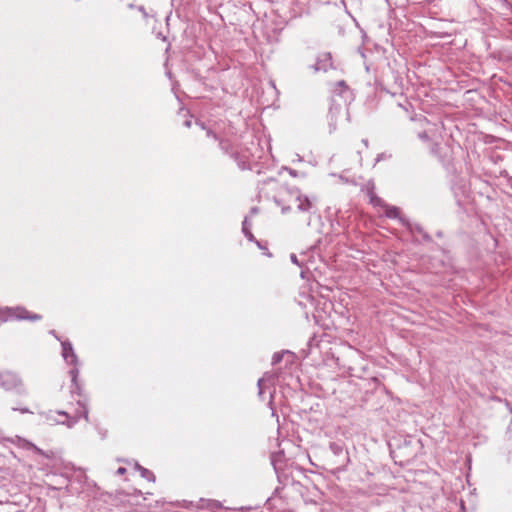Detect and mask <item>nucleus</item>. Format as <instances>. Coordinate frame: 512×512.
Here are the masks:
<instances>
[{"mask_svg":"<svg viewBox=\"0 0 512 512\" xmlns=\"http://www.w3.org/2000/svg\"><path fill=\"white\" fill-rule=\"evenodd\" d=\"M331 455L328 463L336 470H345L350 463L349 453L343 441H332L329 443Z\"/></svg>","mask_w":512,"mask_h":512,"instance_id":"1","label":"nucleus"},{"mask_svg":"<svg viewBox=\"0 0 512 512\" xmlns=\"http://www.w3.org/2000/svg\"><path fill=\"white\" fill-rule=\"evenodd\" d=\"M62 346V356L65 362L69 365H73V368L69 371V374L71 376L72 381V393H78L80 394V386L77 382L78 375H79V369H78V357L76 353L74 352L72 343L68 340H65L61 343Z\"/></svg>","mask_w":512,"mask_h":512,"instance_id":"2","label":"nucleus"},{"mask_svg":"<svg viewBox=\"0 0 512 512\" xmlns=\"http://www.w3.org/2000/svg\"><path fill=\"white\" fill-rule=\"evenodd\" d=\"M0 386L7 391H13L18 395L25 396L28 390L24 385L22 379L13 372L0 373Z\"/></svg>","mask_w":512,"mask_h":512,"instance_id":"3","label":"nucleus"},{"mask_svg":"<svg viewBox=\"0 0 512 512\" xmlns=\"http://www.w3.org/2000/svg\"><path fill=\"white\" fill-rule=\"evenodd\" d=\"M291 196L295 198L296 207L299 212L302 213H312L315 209V197H308L303 195L299 189L293 188L289 190Z\"/></svg>","mask_w":512,"mask_h":512,"instance_id":"4","label":"nucleus"},{"mask_svg":"<svg viewBox=\"0 0 512 512\" xmlns=\"http://www.w3.org/2000/svg\"><path fill=\"white\" fill-rule=\"evenodd\" d=\"M78 404L82 408V412H77L74 416H70L65 411H58V415L64 416L66 418V421H57V423L60 424H66L68 427L74 426L81 417H83L85 420H88V408L85 403H82L81 400H78Z\"/></svg>","mask_w":512,"mask_h":512,"instance_id":"5","label":"nucleus"},{"mask_svg":"<svg viewBox=\"0 0 512 512\" xmlns=\"http://www.w3.org/2000/svg\"><path fill=\"white\" fill-rule=\"evenodd\" d=\"M314 72H327L333 68L332 55L330 52H324L318 55L315 64L311 66Z\"/></svg>","mask_w":512,"mask_h":512,"instance_id":"6","label":"nucleus"},{"mask_svg":"<svg viewBox=\"0 0 512 512\" xmlns=\"http://www.w3.org/2000/svg\"><path fill=\"white\" fill-rule=\"evenodd\" d=\"M9 317L16 318L19 320H32L37 321L41 319L39 314H31L27 309L23 307L8 308Z\"/></svg>","mask_w":512,"mask_h":512,"instance_id":"7","label":"nucleus"},{"mask_svg":"<svg viewBox=\"0 0 512 512\" xmlns=\"http://www.w3.org/2000/svg\"><path fill=\"white\" fill-rule=\"evenodd\" d=\"M361 191L369 197V202L373 206H384V201L375 194V184L372 180L367 181Z\"/></svg>","mask_w":512,"mask_h":512,"instance_id":"8","label":"nucleus"},{"mask_svg":"<svg viewBox=\"0 0 512 512\" xmlns=\"http://www.w3.org/2000/svg\"><path fill=\"white\" fill-rule=\"evenodd\" d=\"M219 147H220V149H221L224 153H226V154L230 155V157H231V158H233V159L238 163V165H239V167H240L241 169H244V168H245V166H244V162H241V161H240V155H239V153L233 150V148H232V144H231V142H230L229 140H227V139H222V140H220V142H219Z\"/></svg>","mask_w":512,"mask_h":512,"instance_id":"9","label":"nucleus"},{"mask_svg":"<svg viewBox=\"0 0 512 512\" xmlns=\"http://www.w3.org/2000/svg\"><path fill=\"white\" fill-rule=\"evenodd\" d=\"M404 225L409 229L411 233H418L422 235L423 240L426 242H430L432 240L431 236L424 231L423 227L419 224H412L408 220L405 221Z\"/></svg>","mask_w":512,"mask_h":512,"instance_id":"10","label":"nucleus"},{"mask_svg":"<svg viewBox=\"0 0 512 512\" xmlns=\"http://www.w3.org/2000/svg\"><path fill=\"white\" fill-rule=\"evenodd\" d=\"M383 207H386L385 215L388 218L399 219L403 224L405 223L406 219L400 217V210H399L398 207H396V206H388L385 203H384Z\"/></svg>","mask_w":512,"mask_h":512,"instance_id":"11","label":"nucleus"},{"mask_svg":"<svg viewBox=\"0 0 512 512\" xmlns=\"http://www.w3.org/2000/svg\"><path fill=\"white\" fill-rule=\"evenodd\" d=\"M221 507V504L220 502L216 501V500H206V499H200L199 500V505H197V508H207V509H210V510H215V509H218Z\"/></svg>","mask_w":512,"mask_h":512,"instance_id":"12","label":"nucleus"},{"mask_svg":"<svg viewBox=\"0 0 512 512\" xmlns=\"http://www.w3.org/2000/svg\"><path fill=\"white\" fill-rule=\"evenodd\" d=\"M242 232L250 242L255 241V237L251 232V223L249 222L247 217H245L242 222Z\"/></svg>","mask_w":512,"mask_h":512,"instance_id":"13","label":"nucleus"},{"mask_svg":"<svg viewBox=\"0 0 512 512\" xmlns=\"http://www.w3.org/2000/svg\"><path fill=\"white\" fill-rule=\"evenodd\" d=\"M139 472H140L141 477H143L144 479H146L150 482H155V475L149 469L143 467V468H141V470Z\"/></svg>","mask_w":512,"mask_h":512,"instance_id":"14","label":"nucleus"},{"mask_svg":"<svg viewBox=\"0 0 512 512\" xmlns=\"http://www.w3.org/2000/svg\"><path fill=\"white\" fill-rule=\"evenodd\" d=\"M282 457H283V454H274L271 457V463H272L276 473H278V471L281 469L280 462H281Z\"/></svg>","mask_w":512,"mask_h":512,"instance_id":"15","label":"nucleus"},{"mask_svg":"<svg viewBox=\"0 0 512 512\" xmlns=\"http://www.w3.org/2000/svg\"><path fill=\"white\" fill-rule=\"evenodd\" d=\"M271 378V376L268 375V373H265L263 377H261L258 382H257V386H258V394L259 396L261 397L263 395V384L266 382V381H269Z\"/></svg>","mask_w":512,"mask_h":512,"instance_id":"16","label":"nucleus"},{"mask_svg":"<svg viewBox=\"0 0 512 512\" xmlns=\"http://www.w3.org/2000/svg\"><path fill=\"white\" fill-rule=\"evenodd\" d=\"M284 352H276L272 356V365H277L283 359Z\"/></svg>","mask_w":512,"mask_h":512,"instance_id":"17","label":"nucleus"},{"mask_svg":"<svg viewBox=\"0 0 512 512\" xmlns=\"http://www.w3.org/2000/svg\"><path fill=\"white\" fill-rule=\"evenodd\" d=\"M328 117L330 119V123L329 124H330V126H332L331 131H333L336 128V126H335L336 116H335V113L333 112L332 108H330Z\"/></svg>","mask_w":512,"mask_h":512,"instance_id":"18","label":"nucleus"},{"mask_svg":"<svg viewBox=\"0 0 512 512\" xmlns=\"http://www.w3.org/2000/svg\"><path fill=\"white\" fill-rule=\"evenodd\" d=\"M13 411H18L22 414H33V412L28 407H12Z\"/></svg>","mask_w":512,"mask_h":512,"instance_id":"19","label":"nucleus"},{"mask_svg":"<svg viewBox=\"0 0 512 512\" xmlns=\"http://www.w3.org/2000/svg\"><path fill=\"white\" fill-rule=\"evenodd\" d=\"M388 157H390V155H387L386 153H380V154L377 155L375 161L376 162H380V161H382V160H384V159H386Z\"/></svg>","mask_w":512,"mask_h":512,"instance_id":"20","label":"nucleus"},{"mask_svg":"<svg viewBox=\"0 0 512 512\" xmlns=\"http://www.w3.org/2000/svg\"><path fill=\"white\" fill-rule=\"evenodd\" d=\"M290 259H291V262L298 265V266H301L300 262L298 261V258L296 256V254H291L290 255Z\"/></svg>","mask_w":512,"mask_h":512,"instance_id":"21","label":"nucleus"},{"mask_svg":"<svg viewBox=\"0 0 512 512\" xmlns=\"http://www.w3.org/2000/svg\"><path fill=\"white\" fill-rule=\"evenodd\" d=\"M419 138L424 140V141H428L429 140V136L426 132H422V133H419Z\"/></svg>","mask_w":512,"mask_h":512,"instance_id":"22","label":"nucleus"},{"mask_svg":"<svg viewBox=\"0 0 512 512\" xmlns=\"http://www.w3.org/2000/svg\"><path fill=\"white\" fill-rule=\"evenodd\" d=\"M126 471H127V470H126V468H124V467H119V468L117 469V471H116V474H117V475H124V474L126 473Z\"/></svg>","mask_w":512,"mask_h":512,"instance_id":"23","label":"nucleus"},{"mask_svg":"<svg viewBox=\"0 0 512 512\" xmlns=\"http://www.w3.org/2000/svg\"><path fill=\"white\" fill-rule=\"evenodd\" d=\"M500 176L505 178L506 180L508 179V177H510L509 173L506 170L500 171Z\"/></svg>","mask_w":512,"mask_h":512,"instance_id":"24","label":"nucleus"},{"mask_svg":"<svg viewBox=\"0 0 512 512\" xmlns=\"http://www.w3.org/2000/svg\"><path fill=\"white\" fill-rule=\"evenodd\" d=\"M272 399H273V394H272V393H270L269 406H270V408H271V410H272V415H275V410H274V409H273V407H272Z\"/></svg>","mask_w":512,"mask_h":512,"instance_id":"25","label":"nucleus"},{"mask_svg":"<svg viewBox=\"0 0 512 512\" xmlns=\"http://www.w3.org/2000/svg\"><path fill=\"white\" fill-rule=\"evenodd\" d=\"M207 136L208 137H213L214 139H217V135L211 131V130H207Z\"/></svg>","mask_w":512,"mask_h":512,"instance_id":"26","label":"nucleus"},{"mask_svg":"<svg viewBox=\"0 0 512 512\" xmlns=\"http://www.w3.org/2000/svg\"><path fill=\"white\" fill-rule=\"evenodd\" d=\"M337 85H338V86H340V87H343V88H347V85H346V83H345V81H344V80L339 81V82L337 83Z\"/></svg>","mask_w":512,"mask_h":512,"instance_id":"27","label":"nucleus"},{"mask_svg":"<svg viewBox=\"0 0 512 512\" xmlns=\"http://www.w3.org/2000/svg\"><path fill=\"white\" fill-rule=\"evenodd\" d=\"M506 184H507V186L512 188V176L508 177V179L506 180Z\"/></svg>","mask_w":512,"mask_h":512,"instance_id":"28","label":"nucleus"},{"mask_svg":"<svg viewBox=\"0 0 512 512\" xmlns=\"http://www.w3.org/2000/svg\"><path fill=\"white\" fill-rule=\"evenodd\" d=\"M290 210H291L290 206H283V207H282V213H283V214L287 213V212H288V211H290Z\"/></svg>","mask_w":512,"mask_h":512,"instance_id":"29","label":"nucleus"},{"mask_svg":"<svg viewBox=\"0 0 512 512\" xmlns=\"http://www.w3.org/2000/svg\"><path fill=\"white\" fill-rule=\"evenodd\" d=\"M254 242L258 245V247H259L260 249L266 250V247H263L259 241H257V240L255 239V241H254Z\"/></svg>","mask_w":512,"mask_h":512,"instance_id":"30","label":"nucleus"},{"mask_svg":"<svg viewBox=\"0 0 512 512\" xmlns=\"http://www.w3.org/2000/svg\"><path fill=\"white\" fill-rule=\"evenodd\" d=\"M141 468H143V466H141L139 463H135V469H136L137 471H140V470H141Z\"/></svg>","mask_w":512,"mask_h":512,"instance_id":"31","label":"nucleus"},{"mask_svg":"<svg viewBox=\"0 0 512 512\" xmlns=\"http://www.w3.org/2000/svg\"><path fill=\"white\" fill-rule=\"evenodd\" d=\"M289 173H290V175H292V176H294V177L297 175V174H296V171H295V170H293V169H289Z\"/></svg>","mask_w":512,"mask_h":512,"instance_id":"32","label":"nucleus"},{"mask_svg":"<svg viewBox=\"0 0 512 512\" xmlns=\"http://www.w3.org/2000/svg\"><path fill=\"white\" fill-rule=\"evenodd\" d=\"M257 212H258V208H257V207H253V208L251 209V213L255 214V213H257Z\"/></svg>","mask_w":512,"mask_h":512,"instance_id":"33","label":"nucleus"},{"mask_svg":"<svg viewBox=\"0 0 512 512\" xmlns=\"http://www.w3.org/2000/svg\"><path fill=\"white\" fill-rule=\"evenodd\" d=\"M185 126L190 127L191 126V121L190 120L185 121Z\"/></svg>","mask_w":512,"mask_h":512,"instance_id":"34","label":"nucleus"},{"mask_svg":"<svg viewBox=\"0 0 512 512\" xmlns=\"http://www.w3.org/2000/svg\"><path fill=\"white\" fill-rule=\"evenodd\" d=\"M363 144L367 147L368 146V140L367 139H363L362 140Z\"/></svg>","mask_w":512,"mask_h":512,"instance_id":"35","label":"nucleus"},{"mask_svg":"<svg viewBox=\"0 0 512 512\" xmlns=\"http://www.w3.org/2000/svg\"><path fill=\"white\" fill-rule=\"evenodd\" d=\"M399 106H400V107H402V105H401V104H399ZM403 108H404V110L408 111V108H407V107H404V106H403Z\"/></svg>","mask_w":512,"mask_h":512,"instance_id":"36","label":"nucleus"}]
</instances>
